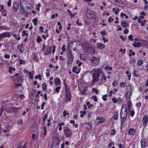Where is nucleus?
<instances>
[{
	"instance_id": "0e129e2a",
	"label": "nucleus",
	"mask_w": 148,
	"mask_h": 148,
	"mask_svg": "<svg viewBox=\"0 0 148 148\" xmlns=\"http://www.w3.org/2000/svg\"><path fill=\"white\" fill-rule=\"evenodd\" d=\"M113 18H112L111 17H109L108 19V21L110 23L111 21H113Z\"/></svg>"
},
{
	"instance_id": "473e14b6",
	"label": "nucleus",
	"mask_w": 148,
	"mask_h": 148,
	"mask_svg": "<svg viewBox=\"0 0 148 148\" xmlns=\"http://www.w3.org/2000/svg\"><path fill=\"white\" fill-rule=\"evenodd\" d=\"M80 58L81 59L84 60L86 59V57L84 54H82L80 55Z\"/></svg>"
},
{
	"instance_id": "393cba45",
	"label": "nucleus",
	"mask_w": 148,
	"mask_h": 148,
	"mask_svg": "<svg viewBox=\"0 0 148 148\" xmlns=\"http://www.w3.org/2000/svg\"><path fill=\"white\" fill-rule=\"evenodd\" d=\"M42 89L43 91H45L47 89V86L46 84L45 83H43L42 85Z\"/></svg>"
},
{
	"instance_id": "39448f33",
	"label": "nucleus",
	"mask_w": 148,
	"mask_h": 148,
	"mask_svg": "<svg viewBox=\"0 0 148 148\" xmlns=\"http://www.w3.org/2000/svg\"><path fill=\"white\" fill-rule=\"evenodd\" d=\"M21 5L24 12L26 14L25 16L28 17V14L31 11V10H30V11H29L30 9V8H29L28 6H26L25 8H24L23 7V6L22 5L21 2Z\"/></svg>"
},
{
	"instance_id": "aec40b11",
	"label": "nucleus",
	"mask_w": 148,
	"mask_h": 148,
	"mask_svg": "<svg viewBox=\"0 0 148 148\" xmlns=\"http://www.w3.org/2000/svg\"><path fill=\"white\" fill-rule=\"evenodd\" d=\"M31 57L36 62H38L39 61V59L37 58L35 53H33Z\"/></svg>"
},
{
	"instance_id": "c9c22d12",
	"label": "nucleus",
	"mask_w": 148,
	"mask_h": 148,
	"mask_svg": "<svg viewBox=\"0 0 148 148\" xmlns=\"http://www.w3.org/2000/svg\"><path fill=\"white\" fill-rule=\"evenodd\" d=\"M87 90V88H85L81 92V94L83 95H86V92Z\"/></svg>"
},
{
	"instance_id": "09e8293b",
	"label": "nucleus",
	"mask_w": 148,
	"mask_h": 148,
	"mask_svg": "<svg viewBox=\"0 0 148 148\" xmlns=\"http://www.w3.org/2000/svg\"><path fill=\"white\" fill-rule=\"evenodd\" d=\"M27 72L29 74V77L31 78V79H32L33 78V77L31 73L30 72H28V71H27Z\"/></svg>"
},
{
	"instance_id": "4be33fe9",
	"label": "nucleus",
	"mask_w": 148,
	"mask_h": 148,
	"mask_svg": "<svg viewBox=\"0 0 148 148\" xmlns=\"http://www.w3.org/2000/svg\"><path fill=\"white\" fill-rule=\"evenodd\" d=\"M12 34L10 33L9 32H7L3 33L2 35V37H7L11 36Z\"/></svg>"
},
{
	"instance_id": "4d7b16f0",
	"label": "nucleus",
	"mask_w": 148,
	"mask_h": 148,
	"mask_svg": "<svg viewBox=\"0 0 148 148\" xmlns=\"http://www.w3.org/2000/svg\"><path fill=\"white\" fill-rule=\"evenodd\" d=\"M76 63L77 64H78V66L79 67L81 65L83 64L82 62H79L78 60H77L76 61Z\"/></svg>"
},
{
	"instance_id": "9d476101",
	"label": "nucleus",
	"mask_w": 148,
	"mask_h": 148,
	"mask_svg": "<svg viewBox=\"0 0 148 148\" xmlns=\"http://www.w3.org/2000/svg\"><path fill=\"white\" fill-rule=\"evenodd\" d=\"M147 141V140L145 139H143L141 140V146L142 148H145L146 146H148Z\"/></svg>"
},
{
	"instance_id": "dca6fc26",
	"label": "nucleus",
	"mask_w": 148,
	"mask_h": 148,
	"mask_svg": "<svg viewBox=\"0 0 148 148\" xmlns=\"http://www.w3.org/2000/svg\"><path fill=\"white\" fill-rule=\"evenodd\" d=\"M81 69H78V68L76 66L74 67L73 69V72L74 73H75L77 74H78L80 72Z\"/></svg>"
},
{
	"instance_id": "603ef678",
	"label": "nucleus",
	"mask_w": 148,
	"mask_h": 148,
	"mask_svg": "<svg viewBox=\"0 0 148 148\" xmlns=\"http://www.w3.org/2000/svg\"><path fill=\"white\" fill-rule=\"evenodd\" d=\"M139 23H140L141 25V26H143L145 25V24L146 23V20H144L143 21L140 22Z\"/></svg>"
},
{
	"instance_id": "f03ea898",
	"label": "nucleus",
	"mask_w": 148,
	"mask_h": 148,
	"mask_svg": "<svg viewBox=\"0 0 148 148\" xmlns=\"http://www.w3.org/2000/svg\"><path fill=\"white\" fill-rule=\"evenodd\" d=\"M64 134L67 138H71L72 135V132L70 129L66 127L64 129Z\"/></svg>"
},
{
	"instance_id": "bf43d9fd",
	"label": "nucleus",
	"mask_w": 148,
	"mask_h": 148,
	"mask_svg": "<svg viewBox=\"0 0 148 148\" xmlns=\"http://www.w3.org/2000/svg\"><path fill=\"white\" fill-rule=\"evenodd\" d=\"M92 91L93 92H95L96 94H97L99 92L97 89L95 88H93L92 89Z\"/></svg>"
},
{
	"instance_id": "e433bc0d",
	"label": "nucleus",
	"mask_w": 148,
	"mask_h": 148,
	"mask_svg": "<svg viewBox=\"0 0 148 148\" xmlns=\"http://www.w3.org/2000/svg\"><path fill=\"white\" fill-rule=\"evenodd\" d=\"M143 61L141 60H138L137 62V64L138 65L140 66L141 65V64L143 63Z\"/></svg>"
},
{
	"instance_id": "7ed1b4c3",
	"label": "nucleus",
	"mask_w": 148,
	"mask_h": 148,
	"mask_svg": "<svg viewBox=\"0 0 148 148\" xmlns=\"http://www.w3.org/2000/svg\"><path fill=\"white\" fill-rule=\"evenodd\" d=\"M122 107L120 113L121 117L122 119H126L127 115V108H125L123 111Z\"/></svg>"
},
{
	"instance_id": "423d86ee",
	"label": "nucleus",
	"mask_w": 148,
	"mask_h": 148,
	"mask_svg": "<svg viewBox=\"0 0 148 148\" xmlns=\"http://www.w3.org/2000/svg\"><path fill=\"white\" fill-rule=\"evenodd\" d=\"M90 47L88 48L86 52L91 54H94L95 53V51L94 48L93 46L90 45V47Z\"/></svg>"
},
{
	"instance_id": "ea45409f",
	"label": "nucleus",
	"mask_w": 148,
	"mask_h": 148,
	"mask_svg": "<svg viewBox=\"0 0 148 148\" xmlns=\"http://www.w3.org/2000/svg\"><path fill=\"white\" fill-rule=\"evenodd\" d=\"M81 113V114L80 115V116L81 117H82L84 115L86 114V111H81L80 112Z\"/></svg>"
},
{
	"instance_id": "79ce46f5",
	"label": "nucleus",
	"mask_w": 148,
	"mask_h": 148,
	"mask_svg": "<svg viewBox=\"0 0 148 148\" xmlns=\"http://www.w3.org/2000/svg\"><path fill=\"white\" fill-rule=\"evenodd\" d=\"M37 18H35L32 20V22L33 23L34 25H36L37 24Z\"/></svg>"
},
{
	"instance_id": "0eeeda50",
	"label": "nucleus",
	"mask_w": 148,
	"mask_h": 148,
	"mask_svg": "<svg viewBox=\"0 0 148 148\" xmlns=\"http://www.w3.org/2000/svg\"><path fill=\"white\" fill-rule=\"evenodd\" d=\"M67 57L68 59V63L69 64H71L73 61V56L72 53H68Z\"/></svg>"
},
{
	"instance_id": "e2e57ef3",
	"label": "nucleus",
	"mask_w": 148,
	"mask_h": 148,
	"mask_svg": "<svg viewBox=\"0 0 148 148\" xmlns=\"http://www.w3.org/2000/svg\"><path fill=\"white\" fill-rule=\"evenodd\" d=\"M51 47H50L48 46L47 47V50L48 51H49L50 53H51Z\"/></svg>"
},
{
	"instance_id": "338daca9",
	"label": "nucleus",
	"mask_w": 148,
	"mask_h": 148,
	"mask_svg": "<svg viewBox=\"0 0 148 148\" xmlns=\"http://www.w3.org/2000/svg\"><path fill=\"white\" fill-rule=\"evenodd\" d=\"M9 131V130L8 129L7 127L5 128L3 130V132L4 133H6L7 132H8Z\"/></svg>"
},
{
	"instance_id": "8fccbe9b",
	"label": "nucleus",
	"mask_w": 148,
	"mask_h": 148,
	"mask_svg": "<svg viewBox=\"0 0 148 148\" xmlns=\"http://www.w3.org/2000/svg\"><path fill=\"white\" fill-rule=\"evenodd\" d=\"M108 95H103L102 97V99L104 101H106L107 100V99L106 97H107Z\"/></svg>"
},
{
	"instance_id": "20e7f679",
	"label": "nucleus",
	"mask_w": 148,
	"mask_h": 148,
	"mask_svg": "<svg viewBox=\"0 0 148 148\" xmlns=\"http://www.w3.org/2000/svg\"><path fill=\"white\" fill-rule=\"evenodd\" d=\"M89 60L91 63L94 64L95 65L98 64L99 62V59L98 58L95 57H89Z\"/></svg>"
},
{
	"instance_id": "c756f323",
	"label": "nucleus",
	"mask_w": 148,
	"mask_h": 148,
	"mask_svg": "<svg viewBox=\"0 0 148 148\" xmlns=\"http://www.w3.org/2000/svg\"><path fill=\"white\" fill-rule=\"evenodd\" d=\"M21 108H17L14 107H13L12 108V110L14 111V112H17L18 110Z\"/></svg>"
},
{
	"instance_id": "5701e85b",
	"label": "nucleus",
	"mask_w": 148,
	"mask_h": 148,
	"mask_svg": "<svg viewBox=\"0 0 148 148\" xmlns=\"http://www.w3.org/2000/svg\"><path fill=\"white\" fill-rule=\"evenodd\" d=\"M17 48L21 53H22L23 52L24 49L22 45H18L17 46Z\"/></svg>"
},
{
	"instance_id": "c03bdc74",
	"label": "nucleus",
	"mask_w": 148,
	"mask_h": 148,
	"mask_svg": "<svg viewBox=\"0 0 148 148\" xmlns=\"http://www.w3.org/2000/svg\"><path fill=\"white\" fill-rule=\"evenodd\" d=\"M20 64H25V61L24 60H23L21 59H20L19 60Z\"/></svg>"
},
{
	"instance_id": "f8f14e48",
	"label": "nucleus",
	"mask_w": 148,
	"mask_h": 148,
	"mask_svg": "<svg viewBox=\"0 0 148 148\" xmlns=\"http://www.w3.org/2000/svg\"><path fill=\"white\" fill-rule=\"evenodd\" d=\"M86 15L89 18H93L95 16L94 13L90 10L87 11L86 13Z\"/></svg>"
},
{
	"instance_id": "774afa93",
	"label": "nucleus",
	"mask_w": 148,
	"mask_h": 148,
	"mask_svg": "<svg viewBox=\"0 0 148 148\" xmlns=\"http://www.w3.org/2000/svg\"><path fill=\"white\" fill-rule=\"evenodd\" d=\"M77 24L79 26H81L82 25V23H80L79 22V19H77L76 22Z\"/></svg>"
},
{
	"instance_id": "4468645a",
	"label": "nucleus",
	"mask_w": 148,
	"mask_h": 148,
	"mask_svg": "<svg viewBox=\"0 0 148 148\" xmlns=\"http://www.w3.org/2000/svg\"><path fill=\"white\" fill-rule=\"evenodd\" d=\"M19 8V5L17 3L15 2L13 3L12 9L14 11H17Z\"/></svg>"
},
{
	"instance_id": "864d4df0",
	"label": "nucleus",
	"mask_w": 148,
	"mask_h": 148,
	"mask_svg": "<svg viewBox=\"0 0 148 148\" xmlns=\"http://www.w3.org/2000/svg\"><path fill=\"white\" fill-rule=\"evenodd\" d=\"M116 132V131L114 129H113L111 131V132L110 133V134L112 135H114L115 134Z\"/></svg>"
},
{
	"instance_id": "2eb2a0df",
	"label": "nucleus",
	"mask_w": 148,
	"mask_h": 148,
	"mask_svg": "<svg viewBox=\"0 0 148 148\" xmlns=\"http://www.w3.org/2000/svg\"><path fill=\"white\" fill-rule=\"evenodd\" d=\"M65 97L66 101L67 102L70 101L71 100V94H65Z\"/></svg>"
},
{
	"instance_id": "a878e982",
	"label": "nucleus",
	"mask_w": 148,
	"mask_h": 148,
	"mask_svg": "<svg viewBox=\"0 0 148 148\" xmlns=\"http://www.w3.org/2000/svg\"><path fill=\"white\" fill-rule=\"evenodd\" d=\"M121 25L123 27H127L128 26V24L124 21H122L121 23Z\"/></svg>"
},
{
	"instance_id": "6e6552de",
	"label": "nucleus",
	"mask_w": 148,
	"mask_h": 148,
	"mask_svg": "<svg viewBox=\"0 0 148 148\" xmlns=\"http://www.w3.org/2000/svg\"><path fill=\"white\" fill-rule=\"evenodd\" d=\"M105 121V119L102 117L98 116L96 119V122L97 124L99 125L101 124Z\"/></svg>"
},
{
	"instance_id": "a19ab883",
	"label": "nucleus",
	"mask_w": 148,
	"mask_h": 148,
	"mask_svg": "<svg viewBox=\"0 0 148 148\" xmlns=\"http://www.w3.org/2000/svg\"><path fill=\"white\" fill-rule=\"evenodd\" d=\"M67 11H68V13L70 14V16L71 17L73 18L74 16L75 15V14L72 13L71 12V11H70L69 10H67Z\"/></svg>"
},
{
	"instance_id": "680f3d73",
	"label": "nucleus",
	"mask_w": 148,
	"mask_h": 148,
	"mask_svg": "<svg viewBox=\"0 0 148 148\" xmlns=\"http://www.w3.org/2000/svg\"><path fill=\"white\" fill-rule=\"evenodd\" d=\"M137 72V71H134L133 72L134 75L136 77H137L139 76V75L137 74L136 73V72Z\"/></svg>"
},
{
	"instance_id": "13d9d810",
	"label": "nucleus",
	"mask_w": 148,
	"mask_h": 148,
	"mask_svg": "<svg viewBox=\"0 0 148 148\" xmlns=\"http://www.w3.org/2000/svg\"><path fill=\"white\" fill-rule=\"evenodd\" d=\"M91 99H93L94 101H96L97 100V97L95 96H94L91 97Z\"/></svg>"
},
{
	"instance_id": "58836bf2",
	"label": "nucleus",
	"mask_w": 148,
	"mask_h": 148,
	"mask_svg": "<svg viewBox=\"0 0 148 148\" xmlns=\"http://www.w3.org/2000/svg\"><path fill=\"white\" fill-rule=\"evenodd\" d=\"M105 69L106 70H111L112 69V67L109 66H107L105 67Z\"/></svg>"
},
{
	"instance_id": "6e6d98bb",
	"label": "nucleus",
	"mask_w": 148,
	"mask_h": 148,
	"mask_svg": "<svg viewBox=\"0 0 148 148\" xmlns=\"http://www.w3.org/2000/svg\"><path fill=\"white\" fill-rule=\"evenodd\" d=\"M112 101L114 103H116V102L118 101V99H116V98L115 97H114L112 99Z\"/></svg>"
},
{
	"instance_id": "37998d69",
	"label": "nucleus",
	"mask_w": 148,
	"mask_h": 148,
	"mask_svg": "<svg viewBox=\"0 0 148 148\" xmlns=\"http://www.w3.org/2000/svg\"><path fill=\"white\" fill-rule=\"evenodd\" d=\"M44 132L43 133V135H44L45 136L47 134V127H44Z\"/></svg>"
},
{
	"instance_id": "a18cd8bd",
	"label": "nucleus",
	"mask_w": 148,
	"mask_h": 148,
	"mask_svg": "<svg viewBox=\"0 0 148 148\" xmlns=\"http://www.w3.org/2000/svg\"><path fill=\"white\" fill-rule=\"evenodd\" d=\"M117 81H114L112 84V85L114 87H116L117 85Z\"/></svg>"
},
{
	"instance_id": "4c0bfd02",
	"label": "nucleus",
	"mask_w": 148,
	"mask_h": 148,
	"mask_svg": "<svg viewBox=\"0 0 148 148\" xmlns=\"http://www.w3.org/2000/svg\"><path fill=\"white\" fill-rule=\"evenodd\" d=\"M86 105L88 107V108H89L90 107H92L93 106L92 104H90V102L88 101L86 103Z\"/></svg>"
},
{
	"instance_id": "69168bd1",
	"label": "nucleus",
	"mask_w": 148,
	"mask_h": 148,
	"mask_svg": "<svg viewBox=\"0 0 148 148\" xmlns=\"http://www.w3.org/2000/svg\"><path fill=\"white\" fill-rule=\"evenodd\" d=\"M23 121L21 119H19L18 121V123L19 125H21L23 123Z\"/></svg>"
},
{
	"instance_id": "1a4fd4ad",
	"label": "nucleus",
	"mask_w": 148,
	"mask_h": 148,
	"mask_svg": "<svg viewBox=\"0 0 148 148\" xmlns=\"http://www.w3.org/2000/svg\"><path fill=\"white\" fill-rule=\"evenodd\" d=\"M143 125L145 127L147 125L148 121V117L147 115H145L143 118Z\"/></svg>"
},
{
	"instance_id": "7c9ffc66",
	"label": "nucleus",
	"mask_w": 148,
	"mask_h": 148,
	"mask_svg": "<svg viewBox=\"0 0 148 148\" xmlns=\"http://www.w3.org/2000/svg\"><path fill=\"white\" fill-rule=\"evenodd\" d=\"M107 78L106 77H105V74L104 73V75H101L100 78L101 80V81H102L103 79L105 80H106Z\"/></svg>"
},
{
	"instance_id": "6ab92c4d",
	"label": "nucleus",
	"mask_w": 148,
	"mask_h": 148,
	"mask_svg": "<svg viewBox=\"0 0 148 148\" xmlns=\"http://www.w3.org/2000/svg\"><path fill=\"white\" fill-rule=\"evenodd\" d=\"M54 83L56 85H60L61 84L60 79L58 78H56L54 80Z\"/></svg>"
},
{
	"instance_id": "cd10ccee",
	"label": "nucleus",
	"mask_w": 148,
	"mask_h": 148,
	"mask_svg": "<svg viewBox=\"0 0 148 148\" xmlns=\"http://www.w3.org/2000/svg\"><path fill=\"white\" fill-rule=\"evenodd\" d=\"M114 119H117L118 117V113L117 112H115L114 114Z\"/></svg>"
},
{
	"instance_id": "3c124183",
	"label": "nucleus",
	"mask_w": 148,
	"mask_h": 148,
	"mask_svg": "<svg viewBox=\"0 0 148 148\" xmlns=\"http://www.w3.org/2000/svg\"><path fill=\"white\" fill-rule=\"evenodd\" d=\"M126 84V83H124L123 82H121L120 84V87L122 88H123L125 87V85Z\"/></svg>"
},
{
	"instance_id": "f704fd0d",
	"label": "nucleus",
	"mask_w": 148,
	"mask_h": 148,
	"mask_svg": "<svg viewBox=\"0 0 148 148\" xmlns=\"http://www.w3.org/2000/svg\"><path fill=\"white\" fill-rule=\"evenodd\" d=\"M136 62V60L133 58H131L129 62L131 64H133Z\"/></svg>"
},
{
	"instance_id": "f3484780",
	"label": "nucleus",
	"mask_w": 148,
	"mask_h": 148,
	"mask_svg": "<svg viewBox=\"0 0 148 148\" xmlns=\"http://www.w3.org/2000/svg\"><path fill=\"white\" fill-rule=\"evenodd\" d=\"M136 131L133 128L129 129L128 134L130 135H133L136 133Z\"/></svg>"
},
{
	"instance_id": "b1692460",
	"label": "nucleus",
	"mask_w": 148,
	"mask_h": 148,
	"mask_svg": "<svg viewBox=\"0 0 148 148\" xmlns=\"http://www.w3.org/2000/svg\"><path fill=\"white\" fill-rule=\"evenodd\" d=\"M134 44H133V46L135 47H139L141 45V42H137L135 41L134 42Z\"/></svg>"
},
{
	"instance_id": "ddd939ff",
	"label": "nucleus",
	"mask_w": 148,
	"mask_h": 148,
	"mask_svg": "<svg viewBox=\"0 0 148 148\" xmlns=\"http://www.w3.org/2000/svg\"><path fill=\"white\" fill-rule=\"evenodd\" d=\"M14 77H19L17 79V81L18 82L22 83L23 82V77L21 76H19L18 73H16L14 76Z\"/></svg>"
},
{
	"instance_id": "72a5a7b5",
	"label": "nucleus",
	"mask_w": 148,
	"mask_h": 148,
	"mask_svg": "<svg viewBox=\"0 0 148 148\" xmlns=\"http://www.w3.org/2000/svg\"><path fill=\"white\" fill-rule=\"evenodd\" d=\"M131 95V92L130 91H128L126 95V97L127 98H128L130 97Z\"/></svg>"
},
{
	"instance_id": "412c9836",
	"label": "nucleus",
	"mask_w": 148,
	"mask_h": 148,
	"mask_svg": "<svg viewBox=\"0 0 148 148\" xmlns=\"http://www.w3.org/2000/svg\"><path fill=\"white\" fill-rule=\"evenodd\" d=\"M65 94H71L69 88L66 84L65 85Z\"/></svg>"
},
{
	"instance_id": "5fc2aeb1",
	"label": "nucleus",
	"mask_w": 148,
	"mask_h": 148,
	"mask_svg": "<svg viewBox=\"0 0 148 148\" xmlns=\"http://www.w3.org/2000/svg\"><path fill=\"white\" fill-rule=\"evenodd\" d=\"M41 75L40 74H39L38 76H35V79H37L38 78L40 80H41Z\"/></svg>"
},
{
	"instance_id": "2f4dec72",
	"label": "nucleus",
	"mask_w": 148,
	"mask_h": 148,
	"mask_svg": "<svg viewBox=\"0 0 148 148\" xmlns=\"http://www.w3.org/2000/svg\"><path fill=\"white\" fill-rule=\"evenodd\" d=\"M145 17L143 16H140L138 17V22L139 23L141 22V21Z\"/></svg>"
},
{
	"instance_id": "9b49d317",
	"label": "nucleus",
	"mask_w": 148,
	"mask_h": 148,
	"mask_svg": "<svg viewBox=\"0 0 148 148\" xmlns=\"http://www.w3.org/2000/svg\"><path fill=\"white\" fill-rule=\"evenodd\" d=\"M90 45L86 43H84L82 45V47L84 50L86 52L88 48L90 47Z\"/></svg>"
},
{
	"instance_id": "bb28decb",
	"label": "nucleus",
	"mask_w": 148,
	"mask_h": 148,
	"mask_svg": "<svg viewBox=\"0 0 148 148\" xmlns=\"http://www.w3.org/2000/svg\"><path fill=\"white\" fill-rule=\"evenodd\" d=\"M9 28L6 26H0V29L8 30Z\"/></svg>"
},
{
	"instance_id": "c85d7f7f",
	"label": "nucleus",
	"mask_w": 148,
	"mask_h": 148,
	"mask_svg": "<svg viewBox=\"0 0 148 148\" xmlns=\"http://www.w3.org/2000/svg\"><path fill=\"white\" fill-rule=\"evenodd\" d=\"M130 53L129 54V56H130L131 57L132 55L134 56L135 55V53L134 52H133L132 50H130L129 51Z\"/></svg>"
},
{
	"instance_id": "a211bd4d",
	"label": "nucleus",
	"mask_w": 148,
	"mask_h": 148,
	"mask_svg": "<svg viewBox=\"0 0 148 148\" xmlns=\"http://www.w3.org/2000/svg\"><path fill=\"white\" fill-rule=\"evenodd\" d=\"M97 47L100 49H102L105 48V46L101 43H99L97 44Z\"/></svg>"
},
{
	"instance_id": "49530a36",
	"label": "nucleus",
	"mask_w": 148,
	"mask_h": 148,
	"mask_svg": "<svg viewBox=\"0 0 148 148\" xmlns=\"http://www.w3.org/2000/svg\"><path fill=\"white\" fill-rule=\"evenodd\" d=\"M63 116L64 117H65L66 115H69V113L66 112V110H64L63 112Z\"/></svg>"
},
{
	"instance_id": "f257e3e1",
	"label": "nucleus",
	"mask_w": 148,
	"mask_h": 148,
	"mask_svg": "<svg viewBox=\"0 0 148 148\" xmlns=\"http://www.w3.org/2000/svg\"><path fill=\"white\" fill-rule=\"evenodd\" d=\"M93 72L92 74L93 81L92 82V85H94L95 83L97 82L99 79V77L101 75H104V73L100 68L94 69L92 71Z\"/></svg>"
},
{
	"instance_id": "052dcab7",
	"label": "nucleus",
	"mask_w": 148,
	"mask_h": 148,
	"mask_svg": "<svg viewBox=\"0 0 148 148\" xmlns=\"http://www.w3.org/2000/svg\"><path fill=\"white\" fill-rule=\"evenodd\" d=\"M28 35V34L27 33H26V32L25 30H24L22 32V35L24 36L25 35L27 36Z\"/></svg>"
},
{
	"instance_id": "de8ad7c7",
	"label": "nucleus",
	"mask_w": 148,
	"mask_h": 148,
	"mask_svg": "<svg viewBox=\"0 0 148 148\" xmlns=\"http://www.w3.org/2000/svg\"><path fill=\"white\" fill-rule=\"evenodd\" d=\"M61 89V87L60 86H58L56 87L55 89V91L57 92H59V90Z\"/></svg>"
}]
</instances>
